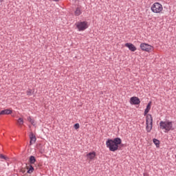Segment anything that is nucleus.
<instances>
[{"instance_id":"f257e3e1","label":"nucleus","mask_w":176,"mask_h":176,"mask_svg":"<svg viewBox=\"0 0 176 176\" xmlns=\"http://www.w3.org/2000/svg\"><path fill=\"white\" fill-rule=\"evenodd\" d=\"M152 102H149L144 110V116L146 117V131L147 133H151L152 131V128L153 127V118L152 115L148 113L151 111V105Z\"/></svg>"},{"instance_id":"f03ea898","label":"nucleus","mask_w":176,"mask_h":176,"mask_svg":"<svg viewBox=\"0 0 176 176\" xmlns=\"http://www.w3.org/2000/svg\"><path fill=\"white\" fill-rule=\"evenodd\" d=\"M160 127L162 130H165V133H168L170 130H174L172 121H160Z\"/></svg>"},{"instance_id":"7ed1b4c3","label":"nucleus","mask_w":176,"mask_h":176,"mask_svg":"<svg viewBox=\"0 0 176 176\" xmlns=\"http://www.w3.org/2000/svg\"><path fill=\"white\" fill-rule=\"evenodd\" d=\"M106 146L111 152H116L119 149V146H117L112 139H108L106 142Z\"/></svg>"},{"instance_id":"20e7f679","label":"nucleus","mask_w":176,"mask_h":176,"mask_svg":"<svg viewBox=\"0 0 176 176\" xmlns=\"http://www.w3.org/2000/svg\"><path fill=\"white\" fill-rule=\"evenodd\" d=\"M76 27L78 31H85L89 28L87 21H78L76 23Z\"/></svg>"},{"instance_id":"39448f33","label":"nucleus","mask_w":176,"mask_h":176,"mask_svg":"<svg viewBox=\"0 0 176 176\" xmlns=\"http://www.w3.org/2000/svg\"><path fill=\"white\" fill-rule=\"evenodd\" d=\"M151 11L153 13H160L163 10V6L160 3H154L151 6Z\"/></svg>"},{"instance_id":"423d86ee","label":"nucleus","mask_w":176,"mask_h":176,"mask_svg":"<svg viewBox=\"0 0 176 176\" xmlns=\"http://www.w3.org/2000/svg\"><path fill=\"white\" fill-rule=\"evenodd\" d=\"M140 49L142 50V52H147V53H151V52H152V49H153V47L149 44L142 43L140 44Z\"/></svg>"},{"instance_id":"0eeeda50","label":"nucleus","mask_w":176,"mask_h":176,"mask_svg":"<svg viewBox=\"0 0 176 176\" xmlns=\"http://www.w3.org/2000/svg\"><path fill=\"white\" fill-rule=\"evenodd\" d=\"M141 103V100L137 96H133L130 98V104L131 105H138Z\"/></svg>"},{"instance_id":"6e6552de","label":"nucleus","mask_w":176,"mask_h":176,"mask_svg":"<svg viewBox=\"0 0 176 176\" xmlns=\"http://www.w3.org/2000/svg\"><path fill=\"white\" fill-rule=\"evenodd\" d=\"M125 46L126 47H128V49L131 50V52H135V50H137V47L131 43H125Z\"/></svg>"},{"instance_id":"1a4fd4ad","label":"nucleus","mask_w":176,"mask_h":176,"mask_svg":"<svg viewBox=\"0 0 176 176\" xmlns=\"http://www.w3.org/2000/svg\"><path fill=\"white\" fill-rule=\"evenodd\" d=\"M29 137L30 138V145H32V144H35V142H36V136L34 135V133L31 132Z\"/></svg>"},{"instance_id":"9d476101","label":"nucleus","mask_w":176,"mask_h":176,"mask_svg":"<svg viewBox=\"0 0 176 176\" xmlns=\"http://www.w3.org/2000/svg\"><path fill=\"white\" fill-rule=\"evenodd\" d=\"M36 148L39 151L40 153H45V146L42 144H37Z\"/></svg>"},{"instance_id":"9b49d317","label":"nucleus","mask_w":176,"mask_h":176,"mask_svg":"<svg viewBox=\"0 0 176 176\" xmlns=\"http://www.w3.org/2000/svg\"><path fill=\"white\" fill-rule=\"evenodd\" d=\"M87 159H89V160H93L94 157H96V152L93 151V152L89 153L88 154H87Z\"/></svg>"},{"instance_id":"f8f14e48","label":"nucleus","mask_w":176,"mask_h":176,"mask_svg":"<svg viewBox=\"0 0 176 176\" xmlns=\"http://www.w3.org/2000/svg\"><path fill=\"white\" fill-rule=\"evenodd\" d=\"M12 112L13 111L10 109H4L0 111V115H10Z\"/></svg>"},{"instance_id":"ddd939ff","label":"nucleus","mask_w":176,"mask_h":176,"mask_svg":"<svg viewBox=\"0 0 176 176\" xmlns=\"http://www.w3.org/2000/svg\"><path fill=\"white\" fill-rule=\"evenodd\" d=\"M113 142L117 146H119L122 144V139L120 138H116L113 140Z\"/></svg>"},{"instance_id":"4468645a","label":"nucleus","mask_w":176,"mask_h":176,"mask_svg":"<svg viewBox=\"0 0 176 176\" xmlns=\"http://www.w3.org/2000/svg\"><path fill=\"white\" fill-rule=\"evenodd\" d=\"M75 16H80L82 14V7H77L74 11Z\"/></svg>"},{"instance_id":"2eb2a0df","label":"nucleus","mask_w":176,"mask_h":176,"mask_svg":"<svg viewBox=\"0 0 176 176\" xmlns=\"http://www.w3.org/2000/svg\"><path fill=\"white\" fill-rule=\"evenodd\" d=\"M36 162V158H35V156L31 155L29 158V162L30 163V164H34Z\"/></svg>"},{"instance_id":"dca6fc26","label":"nucleus","mask_w":176,"mask_h":176,"mask_svg":"<svg viewBox=\"0 0 176 176\" xmlns=\"http://www.w3.org/2000/svg\"><path fill=\"white\" fill-rule=\"evenodd\" d=\"M153 142L155 144L157 148L160 147V141L156 138L153 139Z\"/></svg>"},{"instance_id":"f3484780","label":"nucleus","mask_w":176,"mask_h":176,"mask_svg":"<svg viewBox=\"0 0 176 176\" xmlns=\"http://www.w3.org/2000/svg\"><path fill=\"white\" fill-rule=\"evenodd\" d=\"M34 166H32V165H30V168L27 171L28 174H32V173H34Z\"/></svg>"},{"instance_id":"a211bd4d","label":"nucleus","mask_w":176,"mask_h":176,"mask_svg":"<svg viewBox=\"0 0 176 176\" xmlns=\"http://www.w3.org/2000/svg\"><path fill=\"white\" fill-rule=\"evenodd\" d=\"M28 122H31V124H32V126H35V120H34L31 116L28 117Z\"/></svg>"},{"instance_id":"6ab92c4d","label":"nucleus","mask_w":176,"mask_h":176,"mask_svg":"<svg viewBox=\"0 0 176 176\" xmlns=\"http://www.w3.org/2000/svg\"><path fill=\"white\" fill-rule=\"evenodd\" d=\"M19 124L21 125V124H24V120L21 118H19L17 120Z\"/></svg>"},{"instance_id":"aec40b11","label":"nucleus","mask_w":176,"mask_h":176,"mask_svg":"<svg viewBox=\"0 0 176 176\" xmlns=\"http://www.w3.org/2000/svg\"><path fill=\"white\" fill-rule=\"evenodd\" d=\"M27 96H31L32 94V89H28L26 91Z\"/></svg>"},{"instance_id":"412c9836","label":"nucleus","mask_w":176,"mask_h":176,"mask_svg":"<svg viewBox=\"0 0 176 176\" xmlns=\"http://www.w3.org/2000/svg\"><path fill=\"white\" fill-rule=\"evenodd\" d=\"M0 158L3 159L4 160H8V159H9L8 157H6L5 155H3V154L0 155Z\"/></svg>"},{"instance_id":"4be33fe9","label":"nucleus","mask_w":176,"mask_h":176,"mask_svg":"<svg viewBox=\"0 0 176 176\" xmlns=\"http://www.w3.org/2000/svg\"><path fill=\"white\" fill-rule=\"evenodd\" d=\"M74 129H76V130H78V129H79V127H80V126L79 125L78 123H76L74 125Z\"/></svg>"},{"instance_id":"5701e85b","label":"nucleus","mask_w":176,"mask_h":176,"mask_svg":"<svg viewBox=\"0 0 176 176\" xmlns=\"http://www.w3.org/2000/svg\"><path fill=\"white\" fill-rule=\"evenodd\" d=\"M55 2H58L60 0H54Z\"/></svg>"},{"instance_id":"b1692460","label":"nucleus","mask_w":176,"mask_h":176,"mask_svg":"<svg viewBox=\"0 0 176 176\" xmlns=\"http://www.w3.org/2000/svg\"><path fill=\"white\" fill-rule=\"evenodd\" d=\"M3 1H4V0H0V2L2 3V2H3Z\"/></svg>"}]
</instances>
